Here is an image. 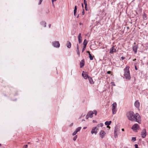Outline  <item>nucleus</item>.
Listing matches in <instances>:
<instances>
[{
	"instance_id": "1",
	"label": "nucleus",
	"mask_w": 148,
	"mask_h": 148,
	"mask_svg": "<svg viewBox=\"0 0 148 148\" xmlns=\"http://www.w3.org/2000/svg\"><path fill=\"white\" fill-rule=\"evenodd\" d=\"M126 116L129 120L132 121L141 123V118L138 113H137L135 114L133 112L130 111L126 114Z\"/></svg>"
},
{
	"instance_id": "2",
	"label": "nucleus",
	"mask_w": 148,
	"mask_h": 148,
	"mask_svg": "<svg viewBox=\"0 0 148 148\" xmlns=\"http://www.w3.org/2000/svg\"><path fill=\"white\" fill-rule=\"evenodd\" d=\"M129 68L130 67L129 66H127L124 69V76L126 79L128 80L130 79L131 78L130 74Z\"/></svg>"
},
{
	"instance_id": "3",
	"label": "nucleus",
	"mask_w": 148,
	"mask_h": 148,
	"mask_svg": "<svg viewBox=\"0 0 148 148\" xmlns=\"http://www.w3.org/2000/svg\"><path fill=\"white\" fill-rule=\"evenodd\" d=\"M116 106L117 104L116 102L112 104V109L113 114H115L116 113L117 111Z\"/></svg>"
},
{
	"instance_id": "4",
	"label": "nucleus",
	"mask_w": 148,
	"mask_h": 148,
	"mask_svg": "<svg viewBox=\"0 0 148 148\" xmlns=\"http://www.w3.org/2000/svg\"><path fill=\"white\" fill-rule=\"evenodd\" d=\"M139 126L136 124H134L132 126V129L134 132H137V130L139 129Z\"/></svg>"
},
{
	"instance_id": "5",
	"label": "nucleus",
	"mask_w": 148,
	"mask_h": 148,
	"mask_svg": "<svg viewBox=\"0 0 148 148\" xmlns=\"http://www.w3.org/2000/svg\"><path fill=\"white\" fill-rule=\"evenodd\" d=\"M141 135L143 138H145L146 136L147 132L145 129H144L141 132Z\"/></svg>"
},
{
	"instance_id": "6",
	"label": "nucleus",
	"mask_w": 148,
	"mask_h": 148,
	"mask_svg": "<svg viewBox=\"0 0 148 148\" xmlns=\"http://www.w3.org/2000/svg\"><path fill=\"white\" fill-rule=\"evenodd\" d=\"M53 46L56 47L58 48L60 47V44L58 41H55L52 42Z\"/></svg>"
},
{
	"instance_id": "7",
	"label": "nucleus",
	"mask_w": 148,
	"mask_h": 148,
	"mask_svg": "<svg viewBox=\"0 0 148 148\" xmlns=\"http://www.w3.org/2000/svg\"><path fill=\"white\" fill-rule=\"evenodd\" d=\"M98 130V128L97 127H95L93 128L91 131V133L92 134H96L97 133V130Z\"/></svg>"
},
{
	"instance_id": "8",
	"label": "nucleus",
	"mask_w": 148,
	"mask_h": 148,
	"mask_svg": "<svg viewBox=\"0 0 148 148\" xmlns=\"http://www.w3.org/2000/svg\"><path fill=\"white\" fill-rule=\"evenodd\" d=\"M82 75V77L85 79H86L87 78H88V77H89V76H88L87 74V73L86 72H85L84 71H83Z\"/></svg>"
},
{
	"instance_id": "9",
	"label": "nucleus",
	"mask_w": 148,
	"mask_h": 148,
	"mask_svg": "<svg viewBox=\"0 0 148 148\" xmlns=\"http://www.w3.org/2000/svg\"><path fill=\"white\" fill-rule=\"evenodd\" d=\"M106 133L103 131L101 130L99 132V135L100 137L103 138L106 135Z\"/></svg>"
},
{
	"instance_id": "10",
	"label": "nucleus",
	"mask_w": 148,
	"mask_h": 148,
	"mask_svg": "<svg viewBox=\"0 0 148 148\" xmlns=\"http://www.w3.org/2000/svg\"><path fill=\"white\" fill-rule=\"evenodd\" d=\"M82 37L81 36V33L79 34L78 36V40L79 43H80L82 42Z\"/></svg>"
},
{
	"instance_id": "11",
	"label": "nucleus",
	"mask_w": 148,
	"mask_h": 148,
	"mask_svg": "<svg viewBox=\"0 0 148 148\" xmlns=\"http://www.w3.org/2000/svg\"><path fill=\"white\" fill-rule=\"evenodd\" d=\"M94 114V112L92 111H90L87 114V116L90 118L93 117V114Z\"/></svg>"
},
{
	"instance_id": "12",
	"label": "nucleus",
	"mask_w": 148,
	"mask_h": 148,
	"mask_svg": "<svg viewBox=\"0 0 148 148\" xmlns=\"http://www.w3.org/2000/svg\"><path fill=\"white\" fill-rule=\"evenodd\" d=\"M76 51L77 54L78 55L79 57L80 56V52L79 50V45L78 44L77 45Z\"/></svg>"
},
{
	"instance_id": "13",
	"label": "nucleus",
	"mask_w": 148,
	"mask_h": 148,
	"mask_svg": "<svg viewBox=\"0 0 148 148\" xmlns=\"http://www.w3.org/2000/svg\"><path fill=\"white\" fill-rule=\"evenodd\" d=\"M134 105L136 108H138L139 107L140 104L138 101H136L134 103Z\"/></svg>"
},
{
	"instance_id": "14",
	"label": "nucleus",
	"mask_w": 148,
	"mask_h": 148,
	"mask_svg": "<svg viewBox=\"0 0 148 148\" xmlns=\"http://www.w3.org/2000/svg\"><path fill=\"white\" fill-rule=\"evenodd\" d=\"M137 47L136 45L134 46L133 47V49L134 52L135 53H136L137 51Z\"/></svg>"
},
{
	"instance_id": "15",
	"label": "nucleus",
	"mask_w": 148,
	"mask_h": 148,
	"mask_svg": "<svg viewBox=\"0 0 148 148\" xmlns=\"http://www.w3.org/2000/svg\"><path fill=\"white\" fill-rule=\"evenodd\" d=\"M80 67L82 68L84 66V59L82 60H81V61L80 63Z\"/></svg>"
},
{
	"instance_id": "16",
	"label": "nucleus",
	"mask_w": 148,
	"mask_h": 148,
	"mask_svg": "<svg viewBox=\"0 0 148 148\" xmlns=\"http://www.w3.org/2000/svg\"><path fill=\"white\" fill-rule=\"evenodd\" d=\"M66 46L68 48H70L71 46V43L67 41L66 44Z\"/></svg>"
},
{
	"instance_id": "17",
	"label": "nucleus",
	"mask_w": 148,
	"mask_h": 148,
	"mask_svg": "<svg viewBox=\"0 0 148 148\" xmlns=\"http://www.w3.org/2000/svg\"><path fill=\"white\" fill-rule=\"evenodd\" d=\"M88 79L90 83L91 84H94V82L92 78L90 77H89L88 78Z\"/></svg>"
},
{
	"instance_id": "18",
	"label": "nucleus",
	"mask_w": 148,
	"mask_h": 148,
	"mask_svg": "<svg viewBox=\"0 0 148 148\" xmlns=\"http://www.w3.org/2000/svg\"><path fill=\"white\" fill-rule=\"evenodd\" d=\"M111 121H107L105 122V124L106 125H109L111 123Z\"/></svg>"
},
{
	"instance_id": "19",
	"label": "nucleus",
	"mask_w": 148,
	"mask_h": 148,
	"mask_svg": "<svg viewBox=\"0 0 148 148\" xmlns=\"http://www.w3.org/2000/svg\"><path fill=\"white\" fill-rule=\"evenodd\" d=\"M114 46L113 47H112V49L110 50V53H112L113 52H114L116 51V49H114Z\"/></svg>"
},
{
	"instance_id": "20",
	"label": "nucleus",
	"mask_w": 148,
	"mask_h": 148,
	"mask_svg": "<svg viewBox=\"0 0 148 148\" xmlns=\"http://www.w3.org/2000/svg\"><path fill=\"white\" fill-rule=\"evenodd\" d=\"M87 43V40L86 39L84 40L83 43L84 46H86Z\"/></svg>"
},
{
	"instance_id": "21",
	"label": "nucleus",
	"mask_w": 148,
	"mask_h": 148,
	"mask_svg": "<svg viewBox=\"0 0 148 148\" xmlns=\"http://www.w3.org/2000/svg\"><path fill=\"white\" fill-rule=\"evenodd\" d=\"M103 125V123H101L98 124L97 127L98 128L99 127H102Z\"/></svg>"
},
{
	"instance_id": "22",
	"label": "nucleus",
	"mask_w": 148,
	"mask_h": 148,
	"mask_svg": "<svg viewBox=\"0 0 148 148\" xmlns=\"http://www.w3.org/2000/svg\"><path fill=\"white\" fill-rule=\"evenodd\" d=\"M77 12V6H75V8L74 10V16L75 15V14Z\"/></svg>"
},
{
	"instance_id": "23",
	"label": "nucleus",
	"mask_w": 148,
	"mask_h": 148,
	"mask_svg": "<svg viewBox=\"0 0 148 148\" xmlns=\"http://www.w3.org/2000/svg\"><path fill=\"white\" fill-rule=\"evenodd\" d=\"M119 130V128H118V127H117V126H116L115 128L114 132H117Z\"/></svg>"
},
{
	"instance_id": "24",
	"label": "nucleus",
	"mask_w": 148,
	"mask_h": 148,
	"mask_svg": "<svg viewBox=\"0 0 148 148\" xmlns=\"http://www.w3.org/2000/svg\"><path fill=\"white\" fill-rule=\"evenodd\" d=\"M41 24L42 25L44 26V27H45L46 26V23L45 22H42L41 23Z\"/></svg>"
},
{
	"instance_id": "25",
	"label": "nucleus",
	"mask_w": 148,
	"mask_h": 148,
	"mask_svg": "<svg viewBox=\"0 0 148 148\" xmlns=\"http://www.w3.org/2000/svg\"><path fill=\"white\" fill-rule=\"evenodd\" d=\"M147 14H145V13H144L143 15V18L145 20H146L147 19Z\"/></svg>"
},
{
	"instance_id": "26",
	"label": "nucleus",
	"mask_w": 148,
	"mask_h": 148,
	"mask_svg": "<svg viewBox=\"0 0 148 148\" xmlns=\"http://www.w3.org/2000/svg\"><path fill=\"white\" fill-rule=\"evenodd\" d=\"M81 127H79L78 128H77L75 130L77 132L81 130Z\"/></svg>"
},
{
	"instance_id": "27",
	"label": "nucleus",
	"mask_w": 148,
	"mask_h": 148,
	"mask_svg": "<svg viewBox=\"0 0 148 148\" xmlns=\"http://www.w3.org/2000/svg\"><path fill=\"white\" fill-rule=\"evenodd\" d=\"M89 57L90 58V60H92L93 59V58L92 56L90 54V53H89Z\"/></svg>"
},
{
	"instance_id": "28",
	"label": "nucleus",
	"mask_w": 148,
	"mask_h": 148,
	"mask_svg": "<svg viewBox=\"0 0 148 148\" xmlns=\"http://www.w3.org/2000/svg\"><path fill=\"white\" fill-rule=\"evenodd\" d=\"M114 137L115 138H116L117 137L118 134H117V132H114Z\"/></svg>"
},
{
	"instance_id": "29",
	"label": "nucleus",
	"mask_w": 148,
	"mask_h": 148,
	"mask_svg": "<svg viewBox=\"0 0 148 148\" xmlns=\"http://www.w3.org/2000/svg\"><path fill=\"white\" fill-rule=\"evenodd\" d=\"M132 140L133 141H135L136 140V138L135 137H132Z\"/></svg>"
},
{
	"instance_id": "30",
	"label": "nucleus",
	"mask_w": 148,
	"mask_h": 148,
	"mask_svg": "<svg viewBox=\"0 0 148 148\" xmlns=\"http://www.w3.org/2000/svg\"><path fill=\"white\" fill-rule=\"evenodd\" d=\"M77 138V136L76 135V136H75L73 138V140L74 141H75L76 140Z\"/></svg>"
},
{
	"instance_id": "31",
	"label": "nucleus",
	"mask_w": 148,
	"mask_h": 148,
	"mask_svg": "<svg viewBox=\"0 0 148 148\" xmlns=\"http://www.w3.org/2000/svg\"><path fill=\"white\" fill-rule=\"evenodd\" d=\"M84 0V4L85 5V6H87V2L86 0Z\"/></svg>"
},
{
	"instance_id": "32",
	"label": "nucleus",
	"mask_w": 148,
	"mask_h": 148,
	"mask_svg": "<svg viewBox=\"0 0 148 148\" xmlns=\"http://www.w3.org/2000/svg\"><path fill=\"white\" fill-rule=\"evenodd\" d=\"M77 132L75 130L73 133V136H74V135H75L77 133Z\"/></svg>"
},
{
	"instance_id": "33",
	"label": "nucleus",
	"mask_w": 148,
	"mask_h": 148,
	"mask_svg": "<svg viewBox=\"0 0 148 148\" xmlns=\"http://www.w3.org/2000/svg\"><path fill=\"white\" fill-rule=\"evenodd\" d=\"M86 48V46H84L83 48L82 52H83L84 50H85Z\"/></svg>"
},
{
	"instance_id": "34",
	"label": "nucleus",
	"mask_w": 148,
	"mask_h": 148,
	"mask_svg": "<svg viewBox=\"0 0 148 148\" xmlns=\"http://www.w3.org/2000/svg\"><path fill=\"white\" fill-rule=\"evenodd\" d=\"M56 0H51L53 6H54V4L53 2L54 1H56Z\"/></svg>"
},
{
	"instance_id": "35",
	"label": "nucleus",
	"mask_w": 148,
	"mask_h": 148,
	"mask_svg": "<svg viewBox=\"0 0 148 148\" xmlns=\"http://www.w3.org/2000/svg\"><path fill=\"white\" fill-rule=\"evenodd\" d=\"M93 112H94V114H95V115H96L97 112L96 110H94Z\"/></svg>"
},
{
	"instance_id": "36",
	"label": "nucleus",
	"mask_w": 148,
	"mask_h": 148,
	"mask_svg": "<svg viewBox=\"0 0 148 148\" xmlns=\"http://www.w3.org/2000/svg\"><path fill=\"white\" fill-rule=\"evenodd\" d=\"M42 0H40L39 1V2L38 3V5L40 4H41V3H42Z\"/></svg>"
},
{
	"instance_id": "37",
	"label": "nucleus",
	"mask_w": 148,
	"mask_h": 148,
	"mask_svg": "<svg viewBox=\"0 0 148 148\" xmlns=\"http://www.w3.org/2000/svg\"><path fill=\"white\" fill-rule=\"evenodd\" d=\"M28 147V145H25L23 147L25 148H27Z\"/></svg>"
},
{
	"instance_id": "38",
	"label": "nucleus",
	"mask_w": 148,
	"mask_h": 148,
	"mask_svg": "<svg viewBox=\"0 0 148 148\" xmlns=\"http://www.w3.org/2000/svg\"><path fill=\"white\" fill-rule=\"evenodd\" d=\"M135 148H138V145H137L135 144Z\"/></svg>"
},
{
	"instance_id": "39",
	"label": "nucleus",
	"mask_w": 148,
	"mask_h": 148,
	"mask_svg": "<svg viewBox=\"0 0 148 148\" xmlns=\"http://www.w3.org/2000/svg\"><path fill=\"white\" fill-rule=\"evenodd\" d=\"M82 14L83 15H84V10H83V11L82 12Z\"/></svg>"
},
{
	"instance_id": "40",
	"label": "nucleus",
	"mask_w": 148,
	"mask_h": 148,
	"mask_svg": "<svg viewBox=\"0 0 148 148\" xmlns=\"http://www.w3.org/2000/svg\"><path fill=\"white\" fill-rule=\"evenodd\" d=\"M92 122L93 123H96L97 122L96 121V120H93L92 121Z\"/></svg>"
},
{
	"instance_id": "41",
	"label": "nucleus",
	"mask_w": 148,
	"mask_h": 148,
	"mask_svg": "<svg viewBox=\"0 0 148 148\" xmlns=\"http://www.w3.org/2000/svg\"><path fill=\"white\" fill-rule=\"evenodd\" d=\"M112 84H112V85H113V86H115V84H114V82H112L111 83Z\"/></svg>"
},
{
	"instance_id": "42",
	"label": "nucleus",
	"mask_w": 148,
	"mask_h": 148,
	"mask_svg": "<svg viewBox=\"0 0 148 148\" xmlns=\"http://www.w3.org/2000/svg\"><path fill=\"white\" fill-rule=\"evenodd\" d=\"M111 72L110 71H108L107 72V73L108 74H110V73Z\"/></svg>"
},
{
	"instance_id": "43",
	"label": "nucleus",
	"mask_w": 148,
	"mask_h": 148,
	"mask_svg": "<svg viewBox=\"0 0 148 148\" xmlns=\"http://www.w3.org/2000/svg\"><path fill=\"white\" fill-rule=\"evenodd\" d=\"M135 69H136V70H137V67H136V65L135 66Z\"/></svg>"
},
{
	"instance_id": "44",
	"label": "nucleus",
	"mask_w": 148,
	"mask_h": 148,
	"mask_svg": "<svg viewBox=\"0 0 148 148\" xmlns=\"http://www.w3.org/2000/svg\"><path fill=\"white\" fill-rule=\"evenodd\" d=\"M85 10H86V11H87L88 10L87 8V7H86V6H85Z\"/></svg>"
},
{
	"instance_id": "45",
	"label": "nucleus",
	"mask_w": 148,
	"mask_h": 148,
	"mask_svg": "<svg viewBox=\"0 0 148 148\" xmlns=\"http://www.w3.org/2000/svg\"><path fill=\"white\" fill-rule=\"evenodd\" d=\"M88 116H87V115H86V119H88Z\"/></svg>"
},
{
	"instance_id": "46",
	"label": "nucleus",
	"mask_w": 148,
	"mask_h": 148,
	"mask_svg": "<svg viewBox=\"0 0 148 148\" xmlns=\"http://www.w3.org/2000/svg\"><path fill=\"white\" fill-rule=\"evenodd\" d=\"M87 52L88 53V55H89V53H90V52L89 51H87Z\"/></svg>"
},
{
	"instance_id": "47",
	"label": "nucleus",
	"mask_w": 148,
	"mask_h": 148,
	"mask_svg": "<svg viewBox=\"0 0 148 148\" xmlns=\"http://www.w3.org/2000/svg\"><path fill=\"white\" fill-rule=\"evenodd\" d=\"M107 127L109 129H110V127L109 125H107Z\"/></svg>"
},
{
	"instance_id": "48",
	"label": "nucleus",
	"mask_w": 148,
	"mask_h": 148,
	"mask_svg": "<svg viewBox=\"0 0 148 148\" xmlns=\"http://www.w3.org/2000/svg\"><path fill=\"white\" fill-rule=\"evenodd\" d=\"M136 60V59H133V61H135Z\"/></svg>"
},
{
	"instance_id": "49",
	"label": "nucleus",
	"mask_w": 148,
	"mask_h": 148,
	"mask_svg": "<svg viewBox=\"0 0 148 148\" xmlns=\"http://www.w3.org/2000/svg\"><path fill=\"white\" fill-rule=\"evenodd\" d=\"M51 26V24H49V27H50Z\"/></svg>"
},
{
	"instance_id": "50",
	"label": "nucleus",
	"mask_w": 148,
	"mask_h": 148,
	"mask_svg": "<svg viewBox=\"0 0 148 148\" xmlns=\"http://www.w3.org/2000/svg\"><path fill=\"white\" fill-rule=\"evenodd\" d=\"M86 127H85L83 128L84 129H86Z\"/></svg>"
},
{
	"instance_id": "51",
	"label": "nucleus",
	"mask_w": 148,
	"mask_h": 148,
	"mask_svg": "<svg viewBox=\"0 0 148 148\" xmlns=\"http://www.w3.org/2000/svg\"><path fill=\"white\" fill-rule=\"evenodd\" d=\"M85 121V120L84 119H83L82 120V121Z\"/></svg>"
},
{
	"instance_id": "52",
	"label": "nucleus",
	"mask_w": 148,
	"mask_h": 148,
	"mask_svg": "<svg viewBox=\"0 0 148 148\" xmlns=\"http://www.w3.org/2000/svg\"><path fill=\"white\" fill-rule=\"evenodd\" d=\"M122 130L123 131H124V129H122Z\"/></svg>"
},
{
	"instance_id": "53",
	"label": "nucleus",
	"mask_w": 148,
	"mask_h": 148,
	"mask_svg": "<svg viewBox=\"0 0 148 148\" xmlns=\"http://www.w3.org/2000/svg\"><path fill=\"white\" fill-rule=\"evenodd\" d=\"M82 7L83 8V3H82Z\"/></svg>"
},
{
	"instance_id": "54",
	"label": "nucleus",
	"mask_w": 148,
	"mask_h": 148,
	"mask_svg": "<svg viewBox=\"0 0 148 148\" xmlns=\"http://www.w3.org/2000/svg\"><path fill=\"white\" fill-rule=\"evenodd\" d=\"M28 143V144H30V142H28V143Z\"/></svg>"
},
{
	"instance_id": "55",
	"label": "nucleus",
	"mask_w": 148,
	"mask_h": 148,
	"mask_svg": "<svg viewBox=\"0 0 148 148\" xmlns=\"http://www.w3.org/2000/svg\"><path fill=\"white\" fill-rule=\"evenodd\" d=\"M79 15H78L77 16V18H78L79 17Z\"/></svg>"
},
{
	"instance_id": "56",
	"label": "nucleus",
	"mask_w": 148,
	"mask_h": 148,
	"mask_svg": "<svg viewBox=\"0 0 148 148\" xmlns=\"http://www.w3.org/2000/svg\"><path fill=\"white\" fill-rule=\"evenodd\" d=\"M122 58V59H124V58H123V57H122V58Z\"/></svg>"
},
{
	"instance_id": "57",
	"label": "nucleus",
	"mask_w": 148,
	"mask_h": 148,
	"mask_svg": "<svg viewBox=\"0 0 148 148\" xmlns=\"http://www.w3.org/2000/svg\"><path fill=\"white\" fill-rule=\"evenodd\" d=\"M1 145V144H0V145Z\"/></svg>"
}]
</instances>
